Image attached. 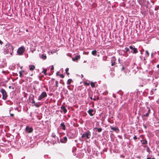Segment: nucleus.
I'll use <instances>...</instances> for the list:
<instances>
[{
	"label": "nucleus",
	"instance_id": "nucleus-42",
	"mask_svg": "<svg viewBox=\"0 0 159 159\" xmlns=\"http://www.w3.org/2000/svg\"><path fill=\"white\" fill-rule=\"evenodd\" d=\"M93 100H94V101H96L97 100L96 99V98H93Z\"/></svg>",
	"mask_w": 159,
	"mask_h": 159
},
{
	"label": "nucleus",
	"instance_id": "nucleus-54",
	"mask_svg": "<svg viewBox=\"0 0 159 159\" xmlns=\"http://www.w3.org/2000/svg\"><path fill=\"white\" fill-rule=\"evenodd\" d=\"M152 55H153V54H152H152H151V56H152Z\"/></svg>",
	"mask_w": 159,
	"mask_h": 159
},
{
	"label": "nucleus",
	"instance_id": "nucleus-17",
	"mask_svg": "<svg viewBox=\"0 0 159 159\" xmlns=\"http://www.w3.org/2000/svg\"><path fill=\"white\" fill-rule=\"evenodd\" d=\"M94 129L97 130L98 132H101V131L102 130V129L101 128H98L97 127H95L94 128Z\"/></svg>",
	"mask_w": 159,
	"mask_h": 159
},
{
	"label": "nucleus",
	"instance_id": "nucleus-20",
	"mask_svg": "<svg viewBox=\"0 0 159 159\" xmlns=\"http://www.w3.org/2000/svg\"><path fill=\"white\" fill-rule=\"evenodd\" d=\"M24 72V70H22L19 71L20 76V77L22 78L23 77L22 73Z\"/></svg>",
	"mask_w": 159,
	"mask_h": 159
},
{
	"label": "nucleus",
	"instance_id": "nucleus-1",
	"mask_svg": "<svg viewBox=\"0 0 159 159\" xmlns=\"http://www.w3.org/2000/svg\"><path fill=\"white\" fill-rule=\"evenodd\" d=\"M14 48L10 44H7L6 46V47L4 48V52L5 54L10 53L11 55H12L13 52Z\"/></svg>",
	"mask_w": 159,
	"mask_h": 159
},
{
	"label": "nucleus",
	"instance_id": "nucleus-18",
	"mask_svg": "<svg viewBox=\"0 0 159 159\" xmlns=\"http://www.w3.org/2000/svg\"><path fill=\"white\" fill-rule=\"evenodd\" d=\"M60 125L62 127L63 129L64 130H65L66 129L65 125L64 123H61V124Z\"/></svg>",
	"mask_w": 159,
	"mask_h": 159
},
{
	"label": "nucleus",
	"instance_id": "nucleus-49",
	"mask_svg": "<svg viewBox=\"0 0 159 159\" xmlns=\"http://www.w3.org/2000/svg\"><path fill=\"white\" fill-rule=\"evenodd\" d=\"M26 32H28V30H26Z\"/></svg>",
	"mask_w": 159,
	"mask_h": 159
},
{
	"label": "nucleus",
	"instance_id": "nucleus-45",
	"mask_svg": "<svg viewBox=\"0 0 159 159\" xmlns=\"http://www.w3.org/2000/svg\"><path fill=\"white\" fill-rule=\"evenodd\" d=\"M147 151L148 152H149V149H148H148H147Z\"/></svg>",
	"mask_w": 159,
	"mask_h": 159
},
{
	"label": "nucleus",
	"instance_id": "nucleus-41",
	"mask_svg": "<svg viewBox=\"0 0 159 159\" xmlns=\"http://www.w3.org/2000/svg\"><path fill=\"white\" fill-rule=\"evenodd\" d=\"M99 97H98L96 99H97V100H99Z\"/></svg>",
	"mask_w": 159,
	"mask_h": 159
},
{
	"label": "nucleus",
	"instance_id": "nucleus-22",
	"mask_svg": "<svg viewBox=\"0 0 159 159\" xmlns=\"http://www.w3.org/2000/svg\"><path fill=\"white\" fill-rule=\"evenodd\" d=\"M90 85H91V86L92 88H93V87H95V83H94L93 82H90Z\"/></svg>",
	"mask_w": 159,
	"mask_h": 159
},
{
	"label": "nucleus",
	"instance_id": "nucleus-16",
	"mask_svg": "<svg viewBox=\"0 0 159 159\" xmlns=\"http://www.w3.org/2000/svg\"><path fill=\"white\" fill-rule=\"evenodd\" d=\"M124 72H125V75H128L129 74L130 71L128 69H126L125 70Z\"/></svg>",
	"mask_w": 159,
	"mask_h": 159
},
{
	"label": "nucleus",
	"instance_id": "nucleus-33",
	"mask_svg": "<svg viewBox=\"0 0 159 159\" xmlns=\"http://www.w3.org/2000/svg\"><path fill=\"white\" fill-rule=\"evenodd\" d=\"M34 105L36 107H39V105H37V103H35L34 104Z\"/></svg>",
	"mask_w": 159,
	"mask_h": 159
},
{
	"label": "nucleus",
	"instance_id": "nucleus-27",
	"mask_svg": "<svg viewBox=\"0 0 159 159\" xmlns=\"http://www.w3.org/2000/svg\"><path fill=\"white\" fill-rule=\"evenodd\" d=\"M141 141L142 142V143L143 144H146L147 143V141L146 140H143V141Z\"/></svg>",
	"mask_w": 159,
	"mask_h": 159
},
{
	"label": "nucleus",
	"instance_id": "nucleus-3",
	"mask_svg": "<svg viewBox=\"0 0 159 159\" xmlns=\"http://www.w3.org/2000/svg\"><path fill=\"white\" fill-rule=\"evenodd\" d=\"M0 92L2 93V99L4 100H6L7 97V94L5 90L3 88H2L0 89Z\"/></svg>",
	"mask_w": 159,
	"mask_h": 159
},
{
	"label": "nucleus",
	"instance_id": "nucleus-53",
	"mask_svg": "<svg viewBox=\"0 0 159 159\" xmlns=\"http://www.w3.org/2000/svg\"><path fill=\"white\" fill-rule=\"evenodd\" d=\"M31 76H33V74H31Z\"/></svg>",
	"mask_w": 159,
	"mask_h": 159
},
{
	"label": "nucleus",
	"instance_id": "nucleus-9",
	"mask_svg": "<svg viewBox=\"0 0 159 159\" xmlns=\"http://www.w3.org/2000/svg\"><path fill=\"white\" fill-rule=\"evenodd\" d=\"M116 59L115 57H113L111 60V65L112 66H115L116 65Z\"/></svg>",
	"mask_w": 159,
	"mask_h": 159
},
{
	"label": "nucleus",
	"instance_id": "nucleus-55",
	"mask_svg": "<svg viewBox=\"0 0 159 159\" xmlns=\"http://www.w3.org/2000/svg\"><path fill=\"white\" fill-rule=\"evenodd\" d=\"M152 91H151V93H152Z\"/></svg>",
	"mask_w": 159,
	"mask_h": 159
},
{
	"label": "nucleus",
	"instance_id": "nucleus-28",
	"mask_svg": "<svg viewBox=\"0 0 159 159\" xmlns=\"http://www.w3.org/2000/svg\"><path fill=\"white\" fill-rule=\"evenodd\" d=\"M149 113V109H148V112L146 113L145 115H144V116H145L147 117L148 116H149V114H148Z\"/></svg>",
	"mask_w": 159,
	"mask_h": 159
},
{
	"label": "nucleus",
	"instance_id": "nucleus-13",
	"mask_svg": "<svg viewBox=\"0 0 159 159\" xmlns=\"http://www.w3.org/2000/svg\"><path fill=\"white\" fill-rule=\"evenodd\" d=\"M88 112L89 115L91 116H93L95 114V113H93V110L92 109H89L88 111Z\"/></svg>",
	"mask_w": 159,
	"mask_h": 159
},
{
	"label": "nucleus",
	"instance_id": "nucleus-29",
	"mask_svg": "<svg viewBox=\"0 0 159 159\" xmlns=\"http://www.w3.org/2000/svg\"><path fill=\"white\" fill-rule=\"evenodd\" d=\"M125 50H126L125 52H126L129 51V48H125Z\"/></svg>",
	"mask_w": 159,
	"mask_h": 159
},
{
	"label": "nucleus",
	"instance_id": "nucleus-47",
	"mask_svg": "<svg viewBox=\"0 0 159 159\" xmlns=\"http://www.w3.org/2000/svg\"><path fill=\"white\" fill-rule=\"evenodd\" d=\"M150 159H155L154 158H151L150 157Z\"/></svg>",
	"mask_w": 159,
	"mask_h": 159
},
{
	"label": "nucleus",
	"instance_id": "nucleus-50",
	"mask_svg": "<svg viewBox=\"0 0 159 159\" xmlns=\"http://www.w3.org/2000/svg\"><path fill=\"white\" fill-rule=\"evenodd\" d=\"M9 89H11V86H9Z\"/></svg>",
	"mask_w": 159,
	"mask_h": 159
},
{
	"label": "nucleus",
	"instance_id": "nucleus-30",
	"mask_svg": "<svg viewBox=\"0 0 159 159\" xmlns=\"http://www.w3.org/2000/svg\"><path fill=\"white\" fill-rule=\"evenodd\" d=\"M59 76L60 77L62 78H64V75L63 74L59 75Z\"/></svg>",
	"mask_w": 159,
	"mask_h": 159
},
{
	"label": "nucleus",
	"instance_id": "nucleus-38",
	"mask_svg": "<svg viewBox=\"0 0 159 159\" xmlns=\"http://www.w3.org/2000/svg\"><path fill=\"white\" fill-rule=\"evenodd\" d=\"M54 68V67H53V66H52V67L51 68V70H53Z\"/></svg>",
	"mask_w": 159,
	"mask_h": 159
},
{
	"label": "nucleus",
	"instance_id": "nucleus-35",
	"mask_svg": "<svg viewBox=\"0 0 159 159\" xmlns=\"http://www.w3.org/2000/svg\"><path fill=\"white\" fill-rule=\"evenodd\" d=\"M31 103H34V104L35 103V102L34 99H32V101Z\"/></svg>",
	"mask_w": 159,
	"mask_h": 159
},
{
	"label": "nucleus",
	"instance_id": "nucleus-43",
	"mask_svg": "<svg viewBox=\"0 0 159 159\" xmlns=\"http://www.w3.org/2000/svg\"><path fill=\"white\" fill-rule=\"evenodd\" d=\"M157 67L158 68H159V64L157 65Z\"/></svg>",
	"mask_w": 159,
	"mask_h": 159
},
{
	"label": "nucleus",
	"instance_id": "nucleus-52",
	"mask_svg": "<svg viewBox=\"0 0 159 159\" xmlns=\"http://www.w3.org/2000/svg\"><path fill=\"white\" fill-rule=\"evenodd\" d=\"M147 159H149V157H148L147 158Z\"/></svg>",
	"mask_w": 159,
	"mask_h": 159
},
{
	"label": "nucleus",
	"instance_id": "nucleus-24",
	"mask_svg": "<svg viewBox=\"0 0 159 159\" xmlns=\"http://www.w3.org/2000/svg\"><path fill=\"white\" fill-rule=\"evenodd\" d=\"M47 70L46 69H44V70L42 71V73H43L45 75H46V72H47Z\"/></svg>",
	"mask_w": 159,
	"mask_h": 159
},
{
	"label": "nucleus",
	"instance_id": "nucleus-21",
	"mask_svg": "<svg viewBox=\"0 0 159 159\" xmlns=\"http://www.w3.org/2000/svg\"><path fill=\"white\" fill-rule=\"evenodd\" d=\"M72 81V80L71 79H69L67 80V84H70Z\"/></svg>",
	"mask_w": 159,
	"mask_h": 159
},
{
	"label": "nucleus",
	"instance_id": "nucleus-14",
	"mask_svg": "<svg viewBox=\"0 0 159 159\" xmlns=\"http://www.w3.org/2000/svg\"><path fill=\"white\" fill-rule=\"evenodd\" d=\"M67 139L66 137H64L61 140V141L62 143H66L67 141Z\"/></svg>",
	"mask_w": 159,
	"mask_h": 159
},
{
	"label": "nucleus",
	"instance_id": "nucleus-31",
	"mask_svg": "<svg viewBox=\"0 0 159 159\" xmlns=\"http://www.w3.org/2000/svg\"><path fill=\"white\" fill-rule=\"evenodd\" d=\"M125 67L124 66H123L121 69V71H123L124 70H125Z\"/></svg>",
	"mask_w": 159,
	"mask_h": 159
},
{
	"label": "nucleus",
	"instance_id": "nucleus-8",
	"mask_svg": "<svg viewBox=\"0 0 159 159\" xmlns=\"http://www.w3.org/2000/svg\"><path fill=\"white\" fill-rule=\"evenodd\" d=\"M129 48L133 50V52H133V53H136L138 52L137 49L133 47L132 46H130Z\"/></svg>",
	"mask_w": 159,
	"mask_h": 159
},
{
	"label": "nucleus",
	"instance_id": "nucleus-15",
	"mask_svg": "<svg viewBox=\"0 0 159 159\" xmlns=\"http://www.w3.org/2000/svg\"><path fill=\"white\" fill-rule=\"evenodd\" d=\"M29 67L30 70H33L35 69V66L34 65H30Z\"/></svg>",
	"mask_w": 159,
	"mask_h": 159
},
{
	"label": "nucleus",
	"instance_id": "nucleus-5",
	"mask_svg": "<svg viewBox=\"0 0 159 159\" xmlns=\"http://www.w3.org/2000/svg\"><path fill=\"white\" fill-rule=\"evenodd\" d=\"M51 137H52L51 140L52 141L53 144L56 143L57 141H58V139L57 137H56V135L54 133H53L51 135Z\"/></svg>",
	"mask_w": 159,
	"mask_h": 159
},
{
	"label": "nucleus",
	"instance_id": "nucleus-4",
	"mask_svg": "<svg viewBox=\"0 0 159 159\" xmlns=\"http://www.w3.org/2000/svg\"><path fill=\"white\" fill-rule=\"evenodd\" d=\"M91 136V133L89 131L85 132L82 135V138L86 137L87 139H89L90 138Z\"/></svg>",
	"mask_w": 159,
	"mask_h": 159
},
{
	"label": "nucleus",
	"instance_id": "nucleus-32",
	"mask_svg": "<svg viewBox=\"0 0 159 159\" xmlns=\"http://www.w3.org/2000/svg\"><path fill=\"white\" fill-rule=\"evenodd\" d=\"M84 84L87 85H88V86L89 85V83L86 82V83H84Z\"/></svg>",
	"mask_w": 159,
	"mask_h": 159
},
{
	"label": "nucleus",
	"instance_id": "nucleus-48",
	"mask_svg": "<svg viewBox=\"0 0 159 159\" xmlns=\"http://www.w3.org/2000/svg\"><path fill=\"white\" fill-rule=\"evenodd\" d=\"M105 58H106V59H105V61H106V60H107V57H106V56H105Z\"/></svg>",
	"mask_w": 159,
	"mask_h": 159
},
{
	"label": "nucleus",
	"instance_id": "nucleus-44",
	"mask_svg": "<svg viewBox=\"0 0 159 159\" xmlns=\"http://www.w3.org/2000/svg\"><path fill=\"white\" fill-rule=\"evenodd\" d=\"M90 99H91V100H92L93 99V98L92 97H90Z\"/></svg>",
	"mask_w": 159,
	"mask_h": 159
},
{
	"label": "nucleus",
	"instance_id": "nucleus-11",
	"mask_svg": "<svg viewBox=\"0 0 159 159\" xmlns=\"http://www.w3.org/2000/svg\"><path fill=\"white\" fill-rule=\"evenodd\" d=\"M80 55H76L75 58H72V60L74 61H76L80 59Z\"/></svg>",
	"mask_w": 159,
	"mask_h": 159
},
{
	"label": "nucleus",
	"instance_id": "nucleus-25",
	"mask_svg": "<svg viewBox=\"0 0 159 159\" xmlns=\"http://www.w3.org/2000/svg\"><path fill=\"white\" fill-rule=\"evenodd\" d=\"M69 69L68 68H67L66 69L65 71L66 73V74L67 75H69L70 74V73L68 72V71H69Z\"/></svg>",
	"mask_w": 159,
	"mask_h": 159
},
{
	"label": "nucleus",
	"instance_id": "nucleus-40",
	"mask_svg": "<svg viewBox=\"0 0 159 159\" xmlns=\"http://www.w3.org/2000/svg\"><path fill=\"white\" fill-rule=\"evenodd\" d=\"M10 115L11 116H14V114H10Z\"/></svg>",
	"mask_w": 159,
	"mask_h": 159
},
{
	"label": "nucleus",
	"instance_id": "nucleus-36",
	"mask_svg": "<svg viewBox=\"0 0 159 159\" xmlns=\"http://www.w3.org/2000/svg\"><path fill=\"white\" fill-rule=\"evenodd\" d=\"M54 81H55V79H53V78L51 79V81L53 83Z\"/></svg>",
	"mask_w": 159,
	"mask_h": 159
},
{
	"label": "nucleus",
	"instance_id": "nucleus-51",
	"mask_svg": "<svg viewBox=\"0 0 159 159\" xmlns=\"http://www.w3.org/2000/svg\"><path fill=\"white\" fill-rule=\"evenodd\" d=\"M56 75H58V73H56Z\"/></svg>",
	"mask_w": 159,
	"mask_h": 159
},
{
	"label": "nucleus",
	"instance_id": "nucleus-46",
	"mask_svg": "<svg viewBox=\"0 0 159 159\" xmlns=\"http://www.w3.org/2000/svg\"><path fill=\"white\" fill-rule=\"evenodd\" d=\"M124 2H126L127 0H122Z\"/></svg>",
	"mask_w": 159,
	"mask_h": 159
},
{
	"label": "nucleus",
	"instance_id": "nucleus-37",
	"mask_svg": "<svg viewBox=\"0 0 159 159\" xmlns=\"http://www.w3.org/2000/svg\"><path fill=\"white\" fill-rule=\"evenodd\" d=\"M134 139L136 140L137 139V137L136 136H134L133 138Z\"/></svg>",
	"mask_w": 159,
	"mask_h": 159
},
{
	"label": "nucleus",
	"instance_id": "nucleus-23",
	"mask_svg": "<svg viewBox=\"0 0 159 159\" xmlns=\"http://www.w3.org/2000/svg\"><path fill=\"white\" fill-rule=\"evenodd\" d=\"M97 52L96 50H93V51H92V55H96V54L97 53Z\"/></svg>",
	"mask_w": 159,
	"mask_h": 159
},
{
	"label": "nucleus",
	"instance_id": "nucleus-6",
	"mask_svg": "<svg viewBox=\"0 0 159 159\" xmlns=\"http://www.w3.org/2000/svg\"><path fill=\"white\" fill-rule=\"evenodd\" d=\"M47 94L46 92H43L39 96L38 100H41L43 98L47 97Z\"/></svg>",
	"mask_w": 159,
	"mask_h": 159
},
{
	"label": "nucleus",
	"instance_id": "nucleus-19",
	"mask_svg": "<svg viewBox=\"0 0 159 159\" xmlns=\"http://www.w3.org/2000/svg\"><path fill=\"white\" fill-rule=\"evenodd\" d=\"M41 58L45 60L47 58V57L46 55H44V54H42L40 56Z\"/></svg>",
	"mask_w": 159,
	"mask_h": 159
},
{
	"label": "nucleus",
	"instance_id": "nucleus-26",
	"mask_svg": "<svg viewBox=\"0 0 159 159\" xmlns=\"http://www.w3.org/2000/svg\"><path fill=\"white\" fill-rule=\"evenodd\" d=\"M55 87H58V82L56 80L55 81Z\"/></svg>",
	"mask_w": 159,
	"mask_h": 159
},
{
	"label": "nucleus",
	"instance_id": "nucleus-10",
	"mask_svg": "<svg viewBox=\"0 0 159 159\" xmlns=\"http://www.w3.org/2000/svg\"><path fill=\"white\" fill-rule=\"evenodd\" d=\"M110 128L111 129L114 130L116 132H118L119 131V130L118 127H114L112 126H110Z\"/></svg>",
	"mask_w": 159,
	"mask_h": 159
},
{
	"label": "nucleus",
	"instance_id": "nucleus-2",
	"mask_svg": "<svg viewBox=\"0 0 159 159\" xmlns=\"http://www.w3.org/2000/svg\"><path fill=\"white\" fill-rule=\"evenodd\" d=\"M25 51V48L23 47H20L17 51V53L19 55H23V53Z\"/></svg>",
	"mask_w": 159,
	"mask_h": 159
},
{
	"label": "nucleus",
	"instance_id": "nucleus-7",
	"mask_svg": "<svg viewBox=\"0 0 159 159\" xmlns=\"http://www.w3.org/2000/svg\"><path fill=\"white\" fill-rule=\"evenodd\" d=\"M25 130L28 133H30L33 132V129L32 128L27 126L25 128Z\"/></svg>",
	"mask_w": 159,
	"mask_h": 159
},
{
	"label": "nucleus",
	"instance_id": "nucleus-34",
	"mask_svg": "<svg viewBox=\"0 0 159 159\" xmlns=\"http://www.w3.org/2000/svg\"><path fill=\"white\" fill-rule=\"evenodd\" d=\"M146 54H147V55L148 56L149 54V52H148V50H146Z\"/></svg>",
	"mask_w": 159,
	"mask_h": 159
},
{
	"label": "nucleus",
	"instance_id": "nucleus-12",
	"mask_svg": "<svg viewBox=\"0 0 159 159\" xmlns=\"http://www.w3.org/2000/svg\"><path fill=\"white\" fill-rule=\"evenodd\" d=\"M61 108V112L63 111L64 113H66L67 112V110L64 106H62Z\"/></svg>",
	"mask_w": 159,
	"mask_h": 159
},
{
	"label": "nucleus",
	"instance_id": "nucleus-39",
	"mask_svg": "<svg viewBox=\"0 0 159 159\" xmlns=\"http://www.w3.org/2000/svg\"><path fill=\"white\" fill-rule=\"evenodd\" d=\"M3 43V42L0 40V44L1 45H2Z\"/></svg>",
	"mask_w": 159,
	"mask_h": 159
}]
</instances>
